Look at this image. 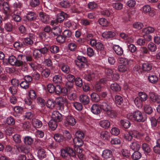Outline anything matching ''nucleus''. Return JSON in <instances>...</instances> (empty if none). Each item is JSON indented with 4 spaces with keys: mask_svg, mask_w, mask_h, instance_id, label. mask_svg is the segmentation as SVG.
<instances>
[{
    "mask_svg": "<svg viewBox=\"0 0 160 160\" xmlns=\"http://www.w3.org/2000/svg\"><path fill=\"white\" fill-rule=\"evenodd\" d=\"M24 57L25 56L22 54L18 55L17 58L13 55H11L8 57V62L12 65L17 67L22 66L25 63Z\"/></svg>",
    "mask_w": 160,
    "mask_h": 160,
    "instance_id": "f257e3e1",
    "label": "nucleus"
},
{
    "mask_svg": "<svg viewBox=\"0 0 160 160\" xmlns=\"http://www.w3.org/2000/svg\"><path fill=\"white\" fill-rule=\"evenodd\" d=\"M61 155L63 158H75L76 153L73 149L67 146L60 150Z\"/></svg>",
    "mask_w": 160,
    "mask_h": 160,
    "instance_id": "f03ea898",
    "label": "nucleus"
},
{
    "mask_svg": "<svg viewBox=\"0 0 160 160\" xmlns=\"http://www.w3.org/2000/svg\"><path fill=\"white\" fill-rule=\"evenodd\" d=\"M127 117L128 119L132 121H135L138 122L144 121L142 113L138 110L134 112L133 113L128 114Z\"/></svg>",
    "mask_w": 160,
    "mask_h": 160,
    "instance_id": "7ed1b4c3",
    "label": "nucleus"
},
{
    "mask_svg": "<svg viewBox=\"0 0 160 160\" xmlns=\"http://www.w3.org/2000/svg\"><path fill=\"white\" fill-rule=\"evenodd\" d=\"M16 148L18 151L20 152L28 154L32 158V155L30 153L31 150L30 146L26 144H18L16 146Z\"/></svg>",
    "mask_w": 160,
    "mask_h": 160,
    "instance_id": "20e7f679",
    "label": "nucleus"
},
{
    "mask_svg": "<svg viewBox=\"0 0 160 160\" xmlns=\"http://www.w3.org/2000/svg\"><path fill=\"white\" fill-rule=\"evenodd\" d=\"M2 5V8L4 10V13L5 15V16L3 20L10 19L11 16L8 14L11 11V9L9 3L7 2H4Z\"/></svg>",
    "mask_w": 160,
    "mask_h": 160,
    "instance_id": "39448f33",
    "label": "nucleus"
},
{
    "mask_svg": "<svg viewBox=\"0 0 160 160\" xmlns=\"http://www.w3.org/2000/svg\"><path fill=\"white\" fill-rule=\"evenodd\" d=\"M11 83L13 86L10 87L9 90L12 95H14L17 92V90L15 86H18L19 83L18 81L15 79H12Z\"/></svg>",
    "mask_w": 160,
    "mask_h": 160,
    "instance_id": "423d86ee",
    "label": "nucleus"
},
{
    "mask_svg": "<svg viewBox=\"0 0 160 160\" xmlns=\"http://www.w3.org/2000/svg\"><path fill=\"white\" fill-rule=\"evenodd\" d=\"M52 120L57 122H61L63 119L62 115L57 111L53 112L52 114Z\"/></svg>",
    "mask_w": 160,
    "mask_h": 160,
    "instance_id": "0eeeda50",
    "label": "nucleus"
},
{
    "mask_svg": "<svg viewBox=\"0 0 160 160\" xmlns=\"http://www.w3.org/2000/svg\"><path fill=\"white\" fill-rule=\"evenodd\" d=\"M137 134H138V132L136 130H131L129 132H126L124 135V137L127 140L131 141L132 137H136Z\"/></svg>",
    "mask_w": 160,
    "mask_h": 160,
    "instance_id": "6e6552de",
    "label": "nucleus"
},
{
    "mask_svg": "<svg viewBox=\"0 0 160 160\" xmlns=\"http://www.w3.org/2000/svg\"><path fill=\"white\" fill-rule=\"evenodd\" d=\"M56 103L61 108L63 109L64 104H68V101L67 99L64 97H58L56 99Z\"/></svg>",
    "mask_w": 160,
    "mask_h": 160,
    "instance_id": "1a4fd4ad",
    "label": "nucleus"
},
{
    "mask_svg": "<svg viewBox=\"0 0 160 160\" xmlns=\"http://www.w3.org/2000/svg\"><path fill=\"white\" fill-rule=\"evenodd\" d=\"M79 100L80 102L84 105L88 104L90 102L89 97L84 94H82L79 96Z\"/></svg>",
    "mask_w": 160,
    "mask_h": 160,
    "instance_id": "9d476101",
    "label": "nucleus"
},
{
    "mask_svg": "<svg viewBox=\"0 0 160 160\" xmlns=\"http://www.w3.org/2000/svg\"><path fill=\"white\" fill-rule=\"evenodd\" d=\"M100 108L106 113L110 109H111V107L110 104L106 101H103L101 102L100 105Z\"/></svg>",
    "mask_w": 160,
    "mask_h": 160,
    "instance_id": "9b49d317",
    "label": "nucleus"
},
{
    "mask_svg": "<svg viewBox=\"0 0 160 160\" xmlns=\"http://www.w3.org/2000/svg\"><path fill=\"white\" fill-rule=\"evenodd\" d=\"M150 99L152 102L160 104V96L155 94L153 92L150 93Z\"/></svg>",
    "mask_w": 160,
    "mask_h": 160,
    "instance_id": "f8f14e48",
    "label": "nucleus"
},
{
    "mask_svg": "<svg viewBox=\"0 0 160 160\" xmlns=\"http://www.w3.org/2000/svg\"><path fill=\"white\" fill-rule=\"evenodd\" d=\"M150 99L152 102L160 104V96L155 94L153 92L150 93Z\"/></svg>",
    "mask_w": 160,
    "mask_h": 160,
    "instance_id": "ddd939ff",
    "label": "nucleus"
},
{
    "mask_svg": "<svg viewBox=\"0 0 160 160\" xmlns=\"http://www.w3.org/2000/svg\"><path fill=\"white\" fill-rule=\"evenodd\" d=\"M115 36V33L111 31H106L102 34V36L106 39L112 38Z\"/></svg>",
    "mask_w": 160,
    "mask_h": 160,
    "instance_id": "4468645a",
    "label": "nucleus"
},
{
    "mask_svg": "<svg viewBox=\"0 0 160 160\" xmlns=\"http://www.w3.org/2000/svg\"><path fill=\"white\" fill-rule=\"evenodd\" d=\"M25 103L28 105L27 108L30 110L34 109L36 108V106L34 103L33 102L32 100L29 98L25 99Z\"/></svg>",
    "mask_w": 160,
    "mask_h": 160,
    "instance_id": "2eb2a0df",
    "label": "nucleus"
},
{
    "mask_svg": "<svg viewBox=\"0 0 160 160\" xmlns=\"http://www.w3.org/2000/svg\"><path fill=\"white\" fill-rule=\"evenodd\" d=\"M66 124L72 126L74 125L76 123L75 118L71 115H68L66 117Z\"/></svg>",
    "mask_w": 160,
    "mask_h": 160,
    "instance_id": "dca6fc26",
    "label": "nucleus"
},
{
    "mask_svg": "<svg viewBox=\"0 0 160 160\" xmlns=\"http://www.w3.org/2000/svg\"><path fill=\"white\" fill-rule=\"evenodd\" d=\"M91 111L93 114L98 115L101 112L100 106L96 104H93L91 108Z\"/></svg>",
    "mask_w": 160,
    "mask_h": 160,
    "instance_id": "f3484780",
    "label": "nucleus"
},
{
    "mask_svg": "<svg viewBox=\"0 0 160 160\" xmlns=\"http://www.w3.org/2000/svg\"><path fill=\"white\" fill-rule=\"evenodd\" d=\"M130 148L133 151H138L140 145L139 142L137 141H132L129 145Z\"/></svg>",
    "mask_w": 160,
    "mask_h": 160,
    "instance_id": "a211bd4d",
    "label": "nucleus"
},
{
    "mask_svg": "<svg viewBox=\"0 0 160 160\" xmlns=\"http://www.w3.org/2000/svg\"><path fill=\"white\" fill-rule=\"evenodd\" d=\"M95 75L94 73L91 72H87L84 74V78L87 81H90L92 80L95 77Z\"/></svg>",
    "mask_w": 160,
    "mask_h": 160,
    "instance_id": "6ab92c4d",
    "label": "nucleus"
},
{
    "mask_svg": "<svg viewBox=\"0 0 160 160\" xmlns=\"http://www.w3.org/2000/svg\"><path fill=\"white\" fill-rule=\"evenodd\" d=\"M69 17V16L66 13L61 12L57 14V19L55 20H64Z\"/></svg>",
    "mask_w": 160,
    "mask_h": 160,
    "instance_id": "aec40b11",
    "label": "nucleus"
},
{
    "mask_svg": "<svg viewBox=\"0 0 160 160\" xmlns=\"http://www.w3.org/2000/svg\"><path fill=\"white\" fill-rule=\"evenodd\" d=\"M102 155L103 158L107 159L111 158L112 155V153L110 150L107 149L103 151Z\"/></svg>",
    "mask_w": 160,
    "mask_h": 160,
    "instance_id": "412c9836",
    "label": "nucleus"
},
{
    "mask_svg": "<svg viewBox=\"0 0 160 160\" xmlns=\"http://www.w3.org/2000/svg\"><path fill=\"white\" fill-rule=\"evenodd\" d=\"M91 100L93 102H98L100 101V98L99 95L95 92H93L90 95Z\"/></svg>",
    "mask_w": 160,
    "mask_h": 160,
    "instance_id": "4be33fe9",
    "label": "nucleus"
},
{
    "mask_svg": "<svg viewBox=\"0 0 160 160\" xmlns=\"http://www.w3.org/2000/svg\"><path fill=\"white\" fill-rule=\"evenodd\" d=\"M113 49L116 53L119 55H121L123 53L122 48L119 45H114L113 46Z\"/></svg>",
    "mask_w": 160,
    "mask_h": 160,
    "instance_id": "5701e85b",
    "label": "nucleus"
},
{
    "mask_svg": "<svg viewBox=\"0 0 160 160\" xmlns=\"http://www.w3.org/2000/svg\"><path fill=\"white\" fill-rule=\"evenodd\" d=\"M38 157L41 160L43 159L46 157V152L43 149H39L38 152Z\"/></svg>",
    "mask_w": 160,
    "mask_h": 160,
    "instance_id": "b1692460",
    "label": "nucleus"
},
{
    "mask_svg": "<svg viewBox=\"0 0 160 160\" xmlns=\"http://www.w3.org/2000/svg\"><path fill=\"white\" fill-rule=\"evenodd\" d=\"M120 123V126L126 129L128 128L131 126L130 122L126 119L121 120Z\"/></svg>",
    "mask_w": 160,
    "mask_h": 160,
    "instance_id": "393cba45",
    "label": "nucleus"
},
{
    "mask_svg": "<svg viewBox=\"0 0 160 160\" xmlns=\"http://www.w3.org/2000/svg\"><path fill=\"white\" fill-rule=\"evenodd\" d=\"M62 32L60 28L58 26L54 27L52 28L51 34L54 35V37L56 36L59 35Z\"/></svg>",
    "mask_w": 160,
    "mask_h": 160,
    "instance_id": "a878e982",
    "label": "nucleus"
},
{
    "mask_svg": "<svg viewBox=\"0 0 160 160\" xmlns=\"http://www.w3.org/2000/svg\"><path fill=\"white\" fill-rule=\"evenodd\" d=\"M26 18L28 20H35L38 19L37 18V15L32 12H28L27 14Z\"/></svg>",
    "mask_w": 160,
    "mask_h": 160,
    "instance_id": "bb28decb",
    "label": "nucleus"
},
{
    "mask_svg": "<svg viewBox=\"0 0 160 160\" xmlns=\"http://www.w3.org/2000/svg\"><path fill=\"white\" fill-rule=\"evenodd\" d=\"M99 124L102 128L107 129L110 126V122L108 120H102L100 121Z\"/></svg>",
    "mask_w": 160,
    "mask_h": 160,
    "instance_id": "cd10ccee",
    "label": "nucleus"
},
{
    "mask_svg": "<svg viewBox=\"0 0 160 160\" xmlns=\"http://www.w3.org/2000/svg\"><path fill=\"white\" fill-rule=\"evenodd\" d=\"M32 124L35 128H39L42 126V123L39 120L36 119H32Z\"/></svg>",
    "mask_w": 160,
    "mask_h": 160,
    "instance_id": "c85d7f7f",
    "label": "nucleus"
},
{
    "mask_svg": "<svg viewBox=\"0 0 160 160\" xmlns=\"http://www.w3.org/2000/svg\"><path fill=\"white\" fill-rule=\"evenodd\" d=\"M148 81L152 83H157L158 80V77L155 75H149L148 77Z\"/></svg>",
    "mask_w": 160,
    "mask_h": 160,
    "instance_id": "c756f323",
    "label": "nucleus"
},
{
    "mask_svg": "<svg viewBox=\"0 0 160 160\" xmlns=\"http://www.w3.org/2000/svg\"><path fill=\"white\" fill-rule=\"evenodd\" d=\"M73 141L74 144V147L81 146L83 144L82 139L75 137L73 139Z\"/></svg>",
    "mask_w": 160,
    "mask_h": 160,
    "instance_id": "7c9ffc66",
    "label": "nucleus"
},
{
    "mask_svg": "<svg viewBox=\"0 0 160 160\" xmlns=\"http://www.w3.org/2000/svg\"><path fill=\"white\" fill-rule=\"evenodd\" d=\"M48 125L52 130H54L57 127V122L52 119L49 121Z\"/></svg>",
    "mask_w": 160,
    "mask_h": 160,
    "instance_id": "2f4dec72",
    "label": "nucleus"
},
{
    "mask_svg": "<svg viewBox=\"0 0 160 160\" xmlns=\"http://www.w3.org/2000/svg\"><path fill=\"white\" fill-rule=\"evenodd\" d=\"M20 125L23 129L25 130H28L31 128V124L28 121L25 122H24L21 123Z\"/></svg>",
    "mask_w": 160,
    "mask_h": 160,
    "instance_id": "473e14b6",
    "label": "nucleus"
},
{
    "mask_svg": "<svg viewBox=\"0 0 160 160\" xmlns=\"http://www.w3.org/2000/svg\"><path fill=\"white\" fill-rule=\"evenodd\" d=\"M23 142L25 144L30 145L33 143V139L30 136H27L24 138Z\"/></svg>",
    "mask_w": 160,
    "mask_h": 160,
    "instance_id": "72a5a7b5",
    "label": "nucleus"
},
{
    "mask_svg": "<svg viewBox=\"0 0 160 160\" xmlns=\"http://www.w3.org/2000/svg\"><path fill=\"white\" fill-rule=\"evenodd\" d=\"M61 69L64 73L68 74L70 72V68L68 66L65 64L61 65Z\"/></svg>",
    "mask_w": 160,
    "mask_h": 160,
    "instance_id": "f704fd0d",
    "label": "nucleus"
},
{
    "mask_svg": "<svg viewBox=\"0 0 160 160\" xmlns=\"http://www.w3.org/2000/svg\"><path fill=\"white\" fill-rule=\"evenodd\" d=\"M53 81L56 84H61L62 82V78L60 75H56L53 78Z\"/></svg>",
    "mask_w": 160,
    "mask_h": 160,
    "instance_id": "c9c22d12",
    "label": "nucleus"
},
{
    "mask_svg": "<svg viewBox=\"0 0 160 160\" xmlns=\"http://www.w3.org/2000/svg\"><path fill=\"white\" fill-rule=\"evenodd\" d=\"M39 18L38 19L41 20H48L49 19V16L45 12H40L39 13Z\"/></svg>",
    "mask_w": 160,
    "mask_h": 160,
    "instance_id": "e433bc0d",
    "label": "nucleus"
},
{
    "mask_svg": "<svg viewBox=\"0 0 160 160\" xmlns=\"http://www.w3.org/2000/svg\"><path fill=\"white\" fill-rule=\"evenodd\" d=\"M28 64L33 71L39 68H41V65L40 64H38L36 62H30L28 63Z\"/></svg>",
    "mask_w": 160,
    "mask_h": 160,
    "instance_id": "4c0bfd02",
    "label": "nucleus"
},
{
    "mask_svg": "<svg viewBox=\"0 0 160 160\" xmlns=\"http://www.w3.org/2000/svg\"><path fill=\"white\" fill-rule=\"evenodd\" d=\"M53 138L56 142H62L64 138L63 136L59 134H55Z\"/></svg>",
    "mask_w": 160,
    "mask_h": 160,
    "instance_id": "58836bf2",
    "label": "nucleus"
},
{
    "mask_svg": "<svg viewBox=\"0 0 160 160\" xmlns=\"http://www.w3.org/2000/svg\"><path fill=\"white\" fill-rule=\"evenodd\" d=\"M141 154L138 151H136L132 155V158L134 160H138L141 158Z\"/></svg>",
    "mask_w": 160,
    "mask_h": 160,
    "instance_id": "ea45409f",
    "label": "nucleus"
},
{
    "mask_svg": "<svg viewBox=\"0 0 160 160\" xmlns=\"http://www.w3.org/2000/svg\"><path fill=\"white\" fill-rule=\"evenodd\" d=\"M18 83L20 87L23 89L26 90L29 88V84L25 80L22 81L20 83Z\"/></svg>",
    "mask_w": 160,
    "mask_h": 160,
    "instance_id": "a19ab883",
    "label": "nucleus"
},
{
    "mask_svg": "<svg viewBox=\"0 0 160 160\" xmlns=\"http://www.w3.org/2000/svg\"><path fill=\"white\" fill-rule=\"evenodd\" d=\"M110 88L113 91L118 92L120 91L121 90L120 86L117 83H114L111 85Z\"/></svg>",
    "mask_w": 160,
    "mask_h": 160,
    "instance_id": "79ce46f5",
    "label": "nucleus"
},
{
    "mask_svg": "<svg viewBox=\"0 0 160 160\" xmlns=\"http://www.w3.org/2000/svg\"><path fill=\"white\" fill-rule=\"evenodd\" d=\"M106 113L109 117L111 118H115L117 116V113L116 111L112 110V109L108 110V111Z\"/></svg>",
    "mask_w": 160,
    "mask_h": 160,
    "instance_id": "37998d69",
    "label": "nucleus"
},
{
    "mask_svg": "<svg viewBox=\"0 0 160 160\" xmlns=\"http://www.w3.org/2000/svg\"><path fill=\"white\" fill-rule=\"evenodd\" d=\"M143 102L138 97L136 98L134 100L135 104L138 108L142 107L143 105Z\"/></svg>",
    "mask_w": 160,
    "mask_h": 160,
    "instance_id": "c03bdc74",
    "label": "nucleus"
},
{
    "mask_svg": "<svg viewBox=\"0 0 160 160\" xmlns=\"http://www.w3.org/2000/svg\"><path fill=\"white\" fill-rule=\"evenodd\" d=\"M112 6L115 9L118 10H121L123 8L122 4L119 2L112 3Z\"/></svg>",
    "mask_w": 160,
    "mask_h": 160,
    "instance_id": "a18cd8bd",
    "label": "nucleus"
},
{
    "mask_svg": "<svg viewBox=\"0 0 160 160\" xmlns=\"http://www.w3.org/2000/svg\"><path fill=\"white\" fill-rule=\"evenodd\" d=\"M22 42L24 43L25 47L26 46L31 45L33 43V41L32 40V39H30L28 37L24 38Z\"/></svg>",
    "mask_w": 160,
    "mask_h": 160,
    "instance_id": "49530a36",
    "label": "nucleus"
},
{
    "mask_svg": "<svg viewBox=\"0 0 160 160\" xmlns=\"http://www.w3.org/2000/svg\"><path fill=\"white\" fill-rule=\"evenodd\" d=\"M13 46L15 48L17 49H19L22 48H24L25 47L24 46V43L23 42H16L14 43Z\"/></svg>",
    "mask_w": 160,
    "mask_h": 160,
    "instance_id": "de8ad7c7",
    "label": "nucleus"
},
{
    "mask_svg": "<svg viewBox=\"0 0 160 160\" xmlns=\"http://www.w3.org/2000/svg\"><path fill=\"white\" fill-rule=\"evenodd\" d=\"M115 103L119 105H121L123 102V100L122 98L119 95H116L115 97Z\"/></svg>",
    "mask_w": 160,
    "mask_h": 160,
    "instance_id": "09e8293b",
    "label": "nucleus"
},
{
    "mask_svg": "<svg viewBox=\"0 0 160 160\" xmlns=\"http://www.w3.org/2000/svg\"><path fill=\"white\" fill-rule=\"evenodd\" d=\"M33 54L34 58L36 60H38L42 56L38 49L35 50L33 52Z\"/></svg>",
    "mask_w": 160,
    "mask_h": 160,
    "instance_id": "8fccbe9b",
    "label": "nucleus"
},
{
    "mask_svg": "<svg viewBox=\"0 0 160 160\" xmlns=\"http://www.w3.org/2000/svg\"><path fill=\"white\" fill-rule=\"evenodd\" d=\"M139 98L142 102L146 101L148 99V96L147 94L144 92H140L138 93Z\"/></svg>",
    "mask_w": 160,
    "mask_h": 160,
    "instance_id": "3c124183",
    "label": "nucleus"
},
{
    "mask_svg": "<svg viewBox=\"0 0 160 160\" xmlns=\"http://www.w3.org/2000/svg\"><path fill=\"white\" fill-rule=\"evenodd\" d=\"M46 105L48 108H52L54 107L55 103L53 100L50 98L47 101Z\"/></svg>",
    "mask_w": 160,
    "mask_h": 160,
    "instance_id": "603ef678",
    "label": "nucleus"
},
{
    "mask_svg": "<svg viewBox=\"0 0 160 160\" xmlns=\"http://www.w3.org/2000/svg\"><path fill=\"white\" fill-rule=\"evenodd\" d=\"M88 7L90 9L94 10L98 7V5L95 2H89L88 4Z\"/></svg>",
    "mask_w": 160,
    "mask_h": 160,
    "instance_id": "864d4df0",
    "label": "nucleus"
},
{
    "mask_svg": "<svg viewBox=\"0 0 160 160\" xmlns=\"http://www.w3.org/2000/svg\"><path fill=\"white\" fill-rule=\"evenodd\" d=\"M101 138L104 140H108L110 138L109 134L106 131H103L101 133Z\"/></svg>",
    "mask_w": 160,
    "mask_h": 160,
    "instance_id": "5fc2aeb1",
    "label": "nucleus"
},
{
    "mask_svg": "<svg viewBox=\"0 0 160 160\" xmlns=\"http://www.w3.org/2000/svg\"><path fill=\"white\" fill-rule=\"evenodd\" d=\"M22 4L21 2L18 1L16 2L13 4L12 7L14 8V10H18L20 9L22 7Z\"/></svg>",
    "mask_w": 160,
    "mask_h": 160,
    "instance_id": "6e6d98bb",
    "label": "nucleus"
},
{
    "mask_svg": "<svg viewBox=\"0 0 160 160\" xmlns=\"http://www.w3.org/2000/svg\"><path fill=\"white\" fill-rule=\"evenodd\" d=\"M142 147L143 151L147 153H149L151 151V149L149 145L147 143L143 144Z\"/></svg>",
    "mask_w": 160,
    "mask_h": 160,
    "instance_id": "4d7b16f0",
    "label": "nucleus"
},
{
    "mask_svg": "<svg viewBox=\"0 0 160 160\" xmlns=\"http://www.w3.org/2000/svg\"><path fill=\"white\" fill-rule=\"evenodd\" d=\"M144 109L145 112L148 114L151 113L152 112V109L150 105L148 104L144 105Z\"/></svg>",
    "mask_w": 160,
    "mask_h": 160,
    "instance_id": "13d9d810",
    "label": "nucleus"
},
{
    "mask_svg": "<svg viewBox=\"0 0 160 160\" xmlns=\"http://www.w3.org/2000/svg\"><path fill=\"white\" fill-rule=\"evenodd\" d=\"M142 68L144 71H148L151 70L152 67L149 63H144L142 65Z\"/></svg>",
    "mask_w": 160,
    "mask_h": 160,
    "instance_id": "bf43d9fd",
    "label": "nucleus"
},
{
    "mask_svg": "<svg viewBox=\"0 0 160 160\" xmlns=\"http://www.w3.org/2000/svg\"><path fill=\"white\" fill-rule=\"evenodd\" d=\"M48 147L50 149H54L58 145L56 142L52 140H49L48 144Z\"/></svg>",
    "mask_w": 160,
    "mask_h": 160,
    "instance_id": "052dcab7",
    "label": "nucleus"
},
{
    "mask_svg": "<svg viewBox=\"0 0 160 160\" xmlns=\"http://www.w3.org/2000/svg\"><path fill=\"white\" fill-rule=\"evenodd\" d=\"M75 135L76 136L75 138L82 140L84 139L85 136L84 133L81 130L77 131L75 133Z\"/></svg>",
    "mask_w": 160,
    "mask_h": 160,
    "instance_id": "680f3d73",
    "label": "nucleus"
},
{
    "mask_svg": "<svg viewBox=\"0 0 160 160\" xmlns=\"http://www.w3.org/2000/svg\"><path fill=\"white\" fill-rule=\"evenodd\" d=\"M148 50L152 52H155L157 49L156 46L153 42L149 43L148 45Z\"/></svg>",
    "mask_w": 160,
    "mask_h": 160,
    "instance_id": "e2e57ef3",
    "label": "nucleus"
},
{
    "mask_svg": "<svg viewBox=\"0 0 160 160\" xmlns=\"http://www.w3.org/2000/svg\"><path fill=\"white\" fill-rule=\"evenodd\" d=\"M59 47L56 45H52L50 47V50L51 52L53 53H56L59 51Z\"/></svg>",
    "mask_w": 160,
    "mask_h": 160,
    "instance_id": "0e129e2a",
    "label": "nucleus"
},
{
    "mask_svg": "<svg viewBox=\"0 0 160 160\" xmlns=\"http://www.w3.org/2000/svg\"><path fill=\"white\" fill-rule=\"evenodd\" d=\"M40 4L39 0H31L30 4L32 8L36 7L38 6Z\"/></svg>",
    "mask_w": 160,
    "mask_h": 160,
    "instance_id": "69168bd1",
    "label": "nucleus"
},
{
    "mask_svg": "<svg viewBox=\"0 0 160 160\" xmlns=\"http://www.w3.org/2000/svg\"><path fill=\"white\" fill-rule=\"evenodd\" d=\"M29 96L32 100L35 99L37 97V94L35 91L33 90H30L28 92Z\"/></svg>",
    "mask_w": 160,
    "mask_h": 160,
    "instance_id": "338daca9",
    "label": "nucleus"
},
{
    "mask_svg": "<svg viewBox=\"0 0 160 160\" xmlns=\"http://www.w3.org/2000/svg\"><path fill=\"white\" fill-rule=\"evenodd\" d=\"M47 89L50 93L54 92L55 89V86L52 84H49L47 85Z\"/></svg>",
    "mask_w": 160,
    "mask_h": 160,
    "instance_id": "774afa93",
    "label": "nucleus"
}]
</instances>
